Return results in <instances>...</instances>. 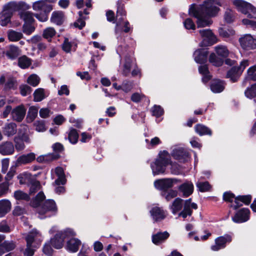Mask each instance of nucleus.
Returning a JSON list of instances; mask_svg holds the SVG:
<instances>
[{"mask_svg":"<svg viewBox=\"0 0 256 256\" xmlns=\"http://www.w3.org/2000/svg\"><path fill=\"white\" fill-rule=\"evenodd\" d=\"M208 60L210 64L216 67L221 66L224 63V58L216 56L214 52L210 54Z\"/></svg>","mask_w":256,"mask_h":256,"instance_id":"2f4dec72","label":"nucleus"},{"mask_svg":"<svg viewBox=\"0 0 256 256\" xmlns=\"http://www.w3.org/2000/svg\"><path fill=\"white\" fill-rule=\"evenodd\" d=\"M18 8L16 2H10L6 4L4 6V11L0 16V24L2 26H5L10 22L12 11L16 10Z\"/></svg>","mask_w":256,"mask_h":256,"instance_id":"0eeeda50","label":"nucleus"},{"mask_svg":"<svg viewBox=\"0 0 256 256\" xmlns=\"http://www.w3.org/2000/svg\"><path fill=\"white\" fill-rule=\"evenodd\" d=\"M194 185L192 182H184L178 186L180 192H182V196L184 198L188 197L194 192Z\"/></svg>","mask_w":256,"mask_h":256,"instance_id":"412c9836","label":"nucleus"},{"mask_svg":"<svg viewBox=\"0 0 256 256\" xmlns=\"http://www.w3.org/2000/svg\"><path fill=\"white\" fill-rule=\"evenodd\" d=\"M32 64V60L24 55L18 58V66L22 69L28 68Z\"/></svg>","mask_w":256,"mask_h":256,"instance_id":"e433bc0d","label":"nucleus"},{"mask_svg":"<svg viewBox=\"0 0 256 256\" xmlns=\"http://www.w3.org/2000/svg\"><path fill=\"white\" fill-rule=\"evenodd\" d=\"M239 42L242 49L248 50L256 48V39L250 34H246L239 38Z\"/></svg>","mask_w":256,"mask_h":256,"instance_id":"f8f14e48","label":"nucleus"},{"mask_svg":"<svg viewBox=\"0 0 256 256\" xmlns=\"http://www.w3.org/2000/svg\"><path fill=\"white\" fill-rule=\"evenodd\" d=\"M6 54L9 59L14 60L20 55L19 49L18 46L12 45L6 52Z\"/></svg>","mask_w":256,"mask_h":256,"instance_id":"c9c22d12","label":"nucleus"},{"mask_svg":"<svg viewBox=\"0 0 256 256\" xmlns=\"http://www.w3.org/2000/svg\"><path fill=\"white\" fill-rule=\"evenodd\" d=\"M56 34V32L54 28L52 27H48L45 28L42 33V36L44 38L50 40L54 37Z\"/></svg>","mask_w":256,"mask_h":256,"instance_id":"603ef678","label":"nucleus"},{"mask_svg":"<svg viewBox=\"0 0 256 256\" xmlns=\"http://www.w3.org/2000/svg\"><path fill=\"white\" fill-rule=\"evenodd\" d=\"M34 14L30 12H26L22 14L21 17L24 21V24H33L35 22L34 18Z\"/></svg>","mask_w":256,"mask_h":256,"instance_id":"8fccbe9b","label":"nucleus"},{"mask_svg":"<svg viewBox=\"0 0 256 256\" xmlns=\"http://www.w3.org/2000/svg\"><path fill=\"white\" fill-rule=\"evenodd\" d=\"M215 51L218 56L226 58L229 55V51L226 46H218L215 48Z\"/></svg>","mask_w":256,"mask_h":256,"instance_id":"37998d69","label":"nucleus"},{"mask_svg":"<svg viewBox=\"0 0 256 256\" xmlns=\"http://www.w3.org/2000/svg\"><path fill=\"white\" fill-rule=\"evenodd\" d=\"M70 238V239L67 242L66 249L72 252H76L78 251L82 243L78 238Z\"/></svg>","mask_w":256,"mask_h":256,"instance_id":"b1692460","label":"nucleus"},{"mask_svg":"<svg viewBox=\"0 0 256 256\" xmlns=\"http://www.w3.org/2000/svg\"><path fill=\"white\" fill-rule=\"evenodd\" d=\"M214 4L221 6L220 0H205L199 6H196V10L206 16L211 17L214 16L220 10V8Z\"/></svg>","mask_w":256,"mask_h":256,"instance_id":"20e7f679","label":"nucleus"},{"mask_svg":"<svg viewBox=\"0 0 256 256\" xmlns=\"http://www.w3.org/2000/svg\"><path fill=\"white\" fill-rule=\"evenodd\" d=\"M225 83L224 80L220 79H214L210 83V88L214 93H220L222 92L225 88Z\"/></svg>","mask_w":256,"mask_h":256,"instance_id":"aec40b11","label":"nucleus"},{"mask_svg":"<svg viewBox=\"0 0 256 256\" xmlns=\"http://www.w3.org/2000/svg\"><path fill=\"white\" fill-rule=\"evenodd\" d=\"M181 180L176 178H166L156 180L154 182L156 188L161 192H165L170 190L174 184L180 182Z\"/></svg>","mask_w":256,"mask_h":256,"instance_id":"1a4fd4ad","label":"nucleus"},{"mask_svg":"<svg viewBox=\"0 0 256 256\" xmlns=\"http://www.w3.org/2000/svg\"><path fill=\"white\" fill-rule=\"evenodd\" d=\"M14 152V147L12 142H3L0 144V154L2 156L12 154Z\"/></svg>","mask_w":256,"mask_h":256,"instance_id":"a211bd4d","label":"nucleus"},{"mask_svg":"<svg viewBox=\"0 0 256 256\" xmlns=\"http://www.w3.org/2000/svg\"><path fill=\"white\" fill-rule=\"evenodd\" d=\"M46 198L45 195L42 192H39L36 196L32 202L34 206L38 207L40 206V204Z\"/></svg>","mask_w":256,"mask_h":256,"instance_id":"5fc2aeb1","label":"nucleus"},{"mask_svg":"<svg viewBox=\"0 0 256 256\" xmlns=\"http://www.w3.org/2000/svg\"><path fill=\"white\" fill-rule=\"evenodd\" d=\"M236 196L230 191H227L223 194L222 198L223 200L227 202L232 203L234 200H236Z\"/></svg>","mask_w":256,"mask_h":256,"instance_id":"052dcab7","label":"nucleus"},{"mask_svg":"<svg viewBox=\"0 0 256 256\" xmlns=\"http://www.w3.org/2000/svg\"><path fill=\"white\" fill-rule=\"evenodd\" d=\"M196 132L200 136L204 135L212 136V131L211 130L206 126L198 124L194 126Z\"/></svg>","mask_w":256,"mask_h":256,"instance_id":"7c9ffc66","label":"nucleus"},{"mask_svg":"<svg viewBox=\"0 0 256 256\" xmlns=\"http://www.w3.org/2000/svg\"><path fill=\"white\" fill-rule=\"evenodd\" d=\"M122 90L124 92H130L133 87V82L128 80H125L123 82L121 86Z\"/></svg>","mask_w":256,"mask_h":256,"instance_id":"774afa93","label":"nucleus"},{"mask_svg":"<svg viewBox=\"0 0 256 256\" xmlns=\"http://www.w3.org/2000/svg\"><path fill=\"white\" fill-rule=\"evenodd\" d=\"M17 82L12 78H8L4 84V90H16V88Z\"/></svg>","mask_w":256,"mask_h":256,"instance_id":"13d9d810","label":"nucleus"},{"mask_svg":"<svg viewBox=\"0 0 256 256\" xmlns=\"http://www.w3.org/2000/svg\"><path fill=\"white\" fill-rule=\"evenodd\" d=\"M232 240V236L229 234L218 236L215 239V244L211 246V249L214 251H218L225 248L226 244L230 242Z\"/></svg>","mask_w":256,"mask_h":256,"instance_id":"ddd939ff","label":"nucleus"},{"mask_svg":"<svg viewBox=\"0 0 256 256\" xmlns=\"http://www.w3.org/2000/svg\"><path fill=\"white\" fill-rule=\"evenodd\" d=\"M26 108L23 104H20L14 108L11 112L12 119L18 122H21L26 114Z\"/></svg>","mask_w":256,"mask_h":256,"instance_id":"f3484780","label":"nucleus"},{"mask_svg":"<svg viewBox=\"0 0 256 256\" xmlns=\"http://www.w3.org/2000/svg\"><path fill=\"white\" fill-rule=\"evenodd\" d=\"M132 64V58L130 54L126 55L124 57V63L122 72V74L124 76H128L131 71Z\"/></svg>","mask_w":256,"mask_h":256,"instance_id":"bb28decb","label":"nucleus"},{"mask_svg":"<svg viewBox=\"0 0 256 256\" xmlns=\"http://www.w3.org/2000/svg\"><path fill=\"white\" fill-rule=\"evenodd\" d=\"M183 202L184 200L180 198H176L174 199L170 206V210L173 214H176L182 210L183 206Z\"/></svg>","mask_w":256,"mask_h":256,"instance_id":"473e14b6","label":"nucleus"},{"mask_svg":"<svg viewBox=\"0 0 256 256\" xmlns=\"http://www.w3.org/2000/svg\"><path fill=\"white\" fill-rule=\"evenodd\" d=\"M161 195L168 202L178 196V192L176 190L170 189L165 192H161Z\"/></svg>","mask_w":256,"mask_h":256,"instance_id":"09e8293b","label":"nucleus"},{"mask_svg":"<svg viewBox=\"0 0 256 256\" xmlns=\"http://www.w3.org/2000/svg\"><path fill=\"white\" fill-rule=\"evenodd\" d=\"M16 128L17 126L14 122L6 123L2 128L3 134L8 137L12 136L16 133Z\"/></svg>","mask_w":256,"mask_h":256,"instance_id":"393cba45","label":"nucleus"},{"mask_svg":"<svg viewBox=\"0 0 256 256\" xmlns=\"http://www.w3.org/2000/svg\"><path fill=\"white\" fill-rule=\"evenodd\" d=\"M224 19L228 24H232L234 20L233 12L231 10H226L224 14Z\"/></svg>","mask_w":256,"mask_h":256,"instance_id":"338daca9","label":"nucleus"},{"mask_svg":"<svg viewBox=\"0 0 256 256\" xmlns=\"http://www.w3.org/2000/svg\"><path fill=\"white\" fill-rule=\"evenodd\" d=\"M7 34L8 39L10 42H18L23 38L22 32L11 29L8 31Z\"/></svg>","mask_w":256,"mask_h":256,"instance_id":"58836bf2","label":"nucleus"},{"mask_svg":"<svg viewBox=\"0 0 256 256\" xmlns=\"http://www.w3.org/2000/svg\"><path fill=\"white\" fill-rule=\"evenodd\" d=\"M39 232L36 230H32L28 234L26 237V246H32V243L34 240V238L38 234Z\"/></svg>","mask_w":256,"mask_h":256,"instance_id":"de8ad7c7","label":"nucleus"},{"mask_svg":"<svg viewBox=\"0 0 256 256\" xmlns=\"http://www.w3.org/2000/svg\"><path fill=\"white\" fill-rule=\"evenodd\" d=\"M29 185H30V194L36 192L40 188V183L36 178H33L30 182Z\"/></svg>","mask_w":256,"mask_h":256,"instance_id":"49530a36","label":"nucleus"},{"mask_svg":"<svg viewBox=\"0 0 256 256\" xmlns=\"http://www.w3.org/2000/svg\"><path fill=\"white\" fill-rule=\"evenodd\" d=\"M172 156L175 160L183 163L188 162L190 158L189 152L182 148L174 149Z\"/></svg>","mask_w":256,"mask_h":256,"instance_id":"2eb2a0df","label":"nucleus"},{"mask_svg":"<svg viewBox=\"0 0 256 256\" xmlns=\"http://www.w3.org/2000/svg\"><path fill=\"white\" fill-rule=\"evenodd\" d=\"M34 177L32 176L30 173L28 172H24L22 174H20L17 176L18 180H19V183L20 184H26L29 185L30 182L32 180Z\"/></svg>","mask_w":256,"mask_h":256,"instance_id":"72a5a7b5","label":"nucleus"},{"mask_svg":"<svg viewBox=\"0 0 256 256\" xmlns=\"http://www.w3.org/2000/svg\"><path fill=\"white\" fill-rule=\"evenodd\" d=\"M250 80L256 82V64L250 66L247 70L242 86H246L247 81Z\"/></svg>","mask_w":256,"mask_h":256,"instance_id":"5701e85b","label":"nucleus"},{"mask_svg":"<svg viewBox=\"0 0 256 256\" xmlns=\"http://www.w3.org/2000/svg\"><path fill=\"white\" fill-rule=\"evenodd\" d=\"M244 96L249 99L256 98V82L248 87L244 90Z\"/></svg>","mask_w":256,"mask_h":256,"instance_id":"a19ab883","label":"nucleus"},{"mask_svg":"<svg viewBox=\"0 0 256 256\" xmlns=\"http://www.w3.org/2000/svg\"><path fill=\"white\" fill-rule=\"evenodd\" d=\"M79 135L78 130L74 128H71L68 134V140L73 144H76L78 142Z\"/></svg>","mask_w":256,"mask_h":256,"instance_id":"c03bdc74","label":"nucleus"},{"mask_svg":"<svg viewBox=\"0 0 256 256\" xmlns=\"http://www.w3.org/2000/svg\"><path fill=\"white\" fill-rule=\"evenodd\" d=\"M50 22L57 26H62L64 21V12L60 10H56L52 12Z\"/></svg>","mask_w":256,"mask_h":256,"instance_id":"6ab92c4d","label":"nucleus"},{"mask_svg":"<svg viewBox=\"0 0 256 256\" xmlns=\"http://www.w3.org/2000/svg\"><path fill=\"white\" fill-rule=\"evenodd\" d=\"M19 165L16 162H15L14 164L11 166L10 170L7 173L5 177V180L6 182H9V181L12 178L16 172V168Z\"/></svg>","mask_w":256,"mask_h":256,"instance_id":"680f3d73","label":"nucleus"},{"mask_svg":"<svg viewBox=\"0 0 256 256\" xmlns=\"http://www.w3.org/2000/svg\"><path fill=\"white\" fill-rule=\"evenodd\" d=\"M14 197L17 200H25L28 202L30 200L29 194L21 190H16L14 193Z\"/></svg>","mask_w":256,"mask_h":256,"instance_id":"79ce46f5","label":"nucleus"},{"mask_svg":"<svg viewBox=\"0 0 256 256\" xmlns=\"http://www.w3.org/2000/svg\"><path fill=\"white\" fill-rule=\"evenodd\" d=\"M150 214L154 222L160 221L166 218L163 210L158 206L152 208L150 210Z\"/></svg>","mask_w":256,"mask_h":256,"instance_id":"4be33fe9","label":"nucleus"},{"mask_svg":"<svg viewBox=\"0 0 256 256\" xmlns=\"http://www.w3.org/2000/svg\"><path fill=\"white\" fill-rule=\"evenodd\" d=\"M233 4L238 11L247 14L248 18L256 19V8L251 4L243 0H234Z\"/></svg>","mask_w":256,"mask_h":256,"instance_id":"39448f33","label":"nucleus"},{"mask_svg":"<svg viewBox=\"0 0 256 256\" xmlns=\"http://www.w3.org/2000/svg\"><path fill=\"white\" fill-rule=\"evenodd\" d=\"M40 82V78L36 74L30 75L27 80V82L34 87L36 86L39 84Z\"/></svg>","mask_w":256,"mask_h":256,"instance_id":"6e6d98bb","label":"nucleus"},{"mask_svg":"<svg viewBox=\"0 0 256 256\" xmlns=\"http://www.w3.org/2000/svg\"><path fill=\"white\" fill-rule=\"evenodd\" d=\"M196 186L200 192H204L209 191L211 188V186L210 183L206 181L204 182H198Z\"/></svg>","mask_w":256,"mask_h":256,"instance_id":"3c124183","label":"nucleus"},{"mask_svg":"<svg viewBox=\"0 0 256 256\" xmlns=\"http://www.w3.org/2000/svg\"><path fill=\"white\" fill-rule=\"evenodd\" d=\"M36 159V154L34 152H30L26 154L20 156L16 162L20 166L21 164L30 163Z\"/></svg>","mask_w":256,"mask_h":256,"instance_id":"cd10ccee","label":"nucleus"},{"mask_svg":"<svg viewBox=\"0 0 256 256\" xmlns=\"http://www.w3.org/2000/svg\"><path fill=\"white\" fill-rule=\"evenodd\" d=\"M32 8L38 12L34 14V16L39 21L44 22L48 20L49 14L52 10L53 6L44 0H39L33 3Z\"/></svg>","mask_w":256,"mask_h":256,"instance_id":"f03ea898","label":"nucleus"},{"mask_svg":"<svg viewBox=\"0 0 256 256\" xmlns=\"http://www.w3.org/2000/svg\"><path fill=\"white\" fill-rule=\"evenodd\" d=\"M33 96L34 102H41L45 98L44 90L42 88L36 89L34 92Z\"/></svg>","mask_w":256,"mask_h":256,"instance_id":"a18cd8bd","label":"nucleus"},{"mask_svg":"<svg viewBox=\"0 0 256 256\" xmlns=\"http://www.w3.org/2000/svg\"><path fill=\"white\" fill-rule=\"evenodd\" d=\"M218 39L216 36L214 34L212 36L207 38H203L202 40L200 43V46L207 48L208 46H211L216 43Z\"/></svg>","mask_w":256,"mask_h":256,"instance_id":"4c0bfd02","label":"nucleus"},{"mask_svg":"<svg viewBox=\"0 0 256 256\" xmlns=\"http://www.w3.org/2000/svg\"><path fill=\"white\" fill-rule=\"evenodd\" d=\"M208 54V48L204 47L195 50L193 56L196 63L204 64L207 62Z\"/></svg>","mask_w":256,"mask_h":256,"instance_id":"dca6fc26","label":"nucleus"},{"mask_svg":"<svg viewBox=\"0 0 256 256\" xmlns=\"http://www.w3.org/2000/svg\"><path fill=\"white\" fill-rule=\"evenodd\" d=\"M184 26L186 30H195L196 26L195 24L191 18H187L184 22Z\"/></svg>","mask_w":256,"mask_h":256,"instance_id":"69168bd1","label":"nucleus"},{"mask_svg":"<svg viewBox=\"0 0 256 256\" xmlns=\"http://www.w3.org/2000/svg\"><path fill=\"white\" fill-rule=\"evenodd\" d=\"M35 29L33 24H24L22 27V32L26 35H30Z\"/></svg>","mask_w":256,"mask_h":256,"instance_id":"4d7b16f0","label":"nucleus"},{"mask_svg":"<svg viewBox=\"0 0 256 256\" xmlns=\"http://www.w3.org/2000/svg\"><path fill=\"white\" fill-rule=\"evenodd\" d=\"M10 184L8 182H4L0 184V198L6 196L9 190Z\"/></svg>","mask_w":256,"mask_h":256,"instance_id":"0e129e2a","label":"nucleus"},{"mask_svg":"<svg viewBox=\"0 0 256 256\" xmlns=\"http://www.w3.org/2000/svg\"><path fill=\"white\" fill-rule=\"evenodd\" d=\"M249 64L248 60H244L238 66H233L228 70L226 78H230L232 82H236L238 81L244 70Z\"/></svg>","mask_w":256,"mask_h":256,"instance_id":"423d86ee","label":"nucleus"},{"mask_svg":"<svg viewBox=\"0 0 256 256\" xmlns=\"http://www.w3.org/2000/svg\"><path fill=\"white\" fill-rule=\"evenodd\" d=\"M11 208V203L8 200H0V217L4 216L8 213Z\"/></svg>","mask_w":256,"mask_h":256,"instance_id":"c756f323","label":"nucleus"},{"mask_svg":"<svg viewBox=\"0 0 256 256\" xmlns=\"http://www.w3.org/2000/svg\"><path fill=\"white\" fill-rule=\"evenodd\" d=\"M38 213L44 215L48 212L53 213L55 215L58 212V208L55 201L52 199L46 200L37 209Z\"/></svg>","mask_w":256,"mask_h":256,"instance_id":"9d476101","label":"nucleus"},{"mask_svg":"<svg viewBox=\"0 0 256 256\" xmlns=\"http://www.w3.org/2000/svg\"><path fill=\"white\" fill-rule=\"evenodd\" d=\"M38 108L34 106L29 108L26 116V121L28 122H32L38 116Z\"/></svg>","mask_w":256,"mask_h":256,"instance_id":"ea45409f","label":"nucleus"},{"mask_svg":"<svg viewBox=\"0 0 256 256\" xmlns=\"http://www.w3.org/2000/svg\"><path fill=\"white\" fill-rule=\"evenodd\" d=\"M252 200V196L250 194L238 195L236 197V200H234V204H230V207L234 210H237L243 204L248 206L251 203Z\"/></svg>","mask_w":256,"mask_h":256,"instance_id":"4468645a","label":"nucleus"},{"mask_svg":"<svg viewBox=\"0 0 256 256\" xmlns=\"http://www.w3.org/2000/svg\"><path fill=\"white\" fill-rule=\"evenodd\" d=\"M218 32L220 36L224 38H230L231 36L235 34V31L232 28H225L220 27L218 29Z\"/></svg>","mask_w":256,"mask_h":256,"instance_id":"f704fd0d","label":"nucleus"},{"mask_svg":"<svg viewBox=\"0 0 256 256\" xmlns=\"http://www.w3.org/2000/svg\"><path fill=\"white\" fill-rule=\"evenodd\" d=\"M152 115L156 118H160L164 114L163 108L160 105L154 104L152 108Z\"/></svg>","mask_w":256,"mask_h":256,"instance_id":"864d4df0","label":"nucleus"},{"mask_svg":"<svg viewBox=\"0 0 256 256\" xmlns=\"http://www.w3.org/2000/svg\"><path fill=\"white\" fill-rule=\"evenodd\" d=\"M20 94L23 96H26L28 94H30L32 90V88L26 84H22L20 86Z\"/></svg>","mask_w":256,"mask_h":256,"instance_id":"bf43d9fd","label":"nucleus"},{"mask_svg":"<svg viewBox=\"0 0 256 256\" xmlns=\"http://www.w3.org/2000/svg\"><path fill=\"white\" fill-rule=\"evenodd\" d=\"M172 160L166 150L160 151L155 161L150 164L152 174L154 176L164 174L166 167L171 164Z\"/></svg>","mask_w":256,"mask_h":256,"instance_id":"f257e3e1","label":"nucleus"},{"mask_svg":"<svg viewBox=\"0 0 256 256\" xmlns=\"http://www.w3.org/2000/svg\"><path fill=\"white\" fill-rule=\"evenodd\" d=\"M14 138L23 140L25 142H30V139L28 134V128L26 126H22L18 129L17 135Z\"/></svg>","mask_w":256,"mask_h":256,"instance_id":"c85d7f7f","label":"nucleus"},{"mask_svg":"<svg viewBox=\"0 0 256 256\" xmlns=\"http://www.w3.org/2000/svg\"><path fill=\"white\" fill-rule=\"evenodd\" d=\"M169 236L170 234L166 231L164 232H158L152 236V242L154 244L158 245L166 240Z\"/></svg>","mask_w":256,"mask_h":256,"instance_id":"a878e982","label":"nucleus"},{"mask_svg":"<svg viewBox=\"0 0 256 256\" xmlns=\"http://www.w3.org/2000/svg\"><path fill=\"white\" fill-rule=\"evenodd\" d=\"M188 14L190 16L197 19L196 24L198 28H204L206 26H210L212 23V20L205 18L206 15L196 10V5L194 4L190 5L188 10Z\"/></svg>","mask_w":256,"mask_h":256,"instance_id":"6e6552de","label":"nucleus"},{"mask_svg":"<svg viewBox=\"0 0 256 256\" xmlns=\"http://www.w3.org/2000/svg\"><path fill=\"white\" fill-rule=\"evenodd\" d=\"M250 212L248 208H242L236 212L232 220L236 224L243 223L250 220Z\"/></svg>","mask_w":256,"mask_h":256,"instance_id":"9b49d317","label":"nucleus"},{"mask_svg":"<svg viewBox=\"0 0 256 256\" xmlns=\"http://www.w3.org/2000/svg\"><path fill=\"white\" fill-rule=\"evenodd\" d=\"M76 232L70 228H67L64 230L58 232L50 240V244L56 249L59 250L64 246L65 239L74 237Z\"/></svg>","mask_w":256,"mask_h":256,"instance_id":"7ed1b4c3","label":"nucleus"},{"mask_svg":"<svg viewBox=\"0 0 256 256\" xmlns=\"http://www.w3.org/2000/svg\"><path fill=\"white\" fill-rule=\"evenodd\" d=\"M14 146L17 151H20L24 149L25 141L23 140L18 138H14Z\"/></svg>","mask_w":256,"mask_h":256,"instance_id":"e2e57ef3","label":"nucleus"}]
</instances>
